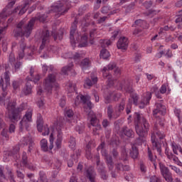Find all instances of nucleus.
<instances>
[{
	"label": "nucleus",
	"instance_id": "f257e3e1",
	"mask_svg": "<svg viewBox=\"0 0 182 182\" xmlns=\"http://www.w3.org/2000/svg\"><path fill=\"white\" fill-rule=\"evenodd\" d=\"M46 18H48V14H38L36 18H32L28 23H25L23 21H20L14 30V38H22L23 36L29 38L32 33V31H33V26L36 19L40 22H45Z\"/></svg>",
	"mask_w": 182,
	"mask_h": 182
},
{
	"label": "nucleus",
	"instance_id": "f03ea898",
	"mask_svg": "<svg viewBox=\"0 0 182 182\" xmlns=\"http://www.w3.org/2000/svg\"><path fill=\"white\" fill-rule=\"evenodd\" d=\"M134 126L136 134L139 136L135 140L134 146H141L144 143V138L147 136L150 129V124L143 114L135 112Z\"/></svg>",
	"mask_w": 182,
	"mask_h": 182
},
{
	"label": "nucleus",
	"instance_id": "7ed1b4c3",
	"mask_svg": "<svg viewBox=\"0 0 182 182\" xmlns=\"http://www.w3.org/2000/svg\"><path fill=\"white\" fill-rule=\"evenodd\" d=\"M159 124L161 127H164V119L157 118L156 122L154 125V134L151 135V143L153 147H154L159 154H161V144L164 146L163 140L166 137L164 132H161L159 130Z\"/></svg>",
	"mask_w": 182,
	"mask_h": 182
},
{
	"label": "nucleus",
	"instance_id": "20e7f679",
	"mask_svg": "<svg viewBox=\"0 0 182 182\" xmlns=\"http://www.w3.org/2000/svg\"><path fill=\"white\" fill-rule=\"evenodd\" d=\"M26 109V104L22 103L16 107V101H9L6 105L7 117L12 123L21 119V114Z\"/></svg>",
	"mask_w": 182,
	"mask_h": 182
},
{
	"label": "nucleus",
	"instance_id": "39448f33",
	"mask_svg": "<svg viewBox=\"0 0 182 182\" xmlns=\"http://www.w3.org/2000/svg\"><path fill=\"white\" fill-rule=\"evenodd\" d=\"M15 0H12L10 1L8 5L3 9L2 12L0 13V18L1 19H4V18H8L9 15H12V14H16V12H18V15H23L25 12L28 10V8L29 6L28 3H25L23 6H18L16 9H14L13 11L11 10L12 8H14V6L15 5Z\"/></svg>",
	"mask_w": 182,
	"mask_h": 182
},
{
	"label": "nucleus",
	"instance_id": "423d86ee",
	"mask_svg": "<svg viewBox=\"0 0 182 182\" xmlns=\"http://www.w3.org/2000/svg\"><path fill=\"white\" fill-rule=\"evenodd\" d=\"M58 76V73L54 71L48 74V77L45 79L44 87L45 90L48 93H52V88L55 87L56 90L59 89V84L56 83V77Z\"/></svg>",
	"mask_w": 182,
	"mask_h": 182
},
{
	"label": "nucleus",
	"instance_id": "0eeeda50",
	"mask_svg": "<svg viewBox=\"0 0 182 182\" xmlns=\"http://www.w3.org/2000/svg\"><path fill=\"white\" fill-rule=\"evenodd\" d=\"M105 146H106V144L105 143V141H103L97 148V151H99V150H101V154L103 157H105L107 168L109 171H111L112 170H113V168H114V162H113V157L112 156V155H109V154H107V151L105 149Z\"/></svg>",
	"mask_w": 182,
	"mask_h": 182
},
{
	"label": "nucleus",
	"instance_id": "6e6552de",
	"mask_svg": "<svg viewBox=\"0 0 182 182\" xmlns=\"http://www.w3.org/2000/svg\"><path fill=\"white\" fill-rule=\"evenodd\" d=\"M124 105H126V100L124 99L122 100L120 104L119 105L116 112L114 114H113V105H109L107 107V117L109 120H112V119H114V120H116L118 117H120V113L124 110Z\"/></svg>",
	"mask_w": 182,
	"mask_h": 182
},
{
	"label": "nucleus",
	"instance_id": "1a4fd4ad",
	"mask_svg": "<svg viewBox=\"0 0 182 182\" xmlns=\"http://www.w3.org/2000/svg\"><path fill=\"white\" fill-rule=\"evenodd\" d=\"M32 122V112H26L24 117L21 119L19 123V131L23 132V129L25 128L26 130H28L29 127V123Z\"/></svg>",
	"mask_w": 182,
	"mask_h": 182
},
{
	"label": "nucleus",
	"instance_id": "9d476101",
	"mask_svg": "<svg viewBox=\"0 0 182 182\" xmlns=\"http://www.w3.org/2000/svg\"><path fill=\"white\" fill-rule=\"evenodd\" d=\"M50 145L48 146V140L43 139L40 142L41 149L42 151H49V150H52L53 149V141L55 138L53 137V133H51L50 135Z\"/></svg>",
	"mask_w": 182,
	"mask_h": 182
},
{
	"label": "nucleus",
	"instance_id": "9b49d317",
	"mask_svg": "<svg viewBox=\"0 0 182 182\" xmlns=\"http://www.w3.org/2000/svg\"><path fill=\"white\" fill-rule=\"evenodd\" d=\"M37 129L40 133H42L43 136H48L50 133L49 127L48 124L43 126V119H42V116L39 115L37 119Z\"/></svg>",
	"mask_w": 182,
	"mask_h": 182
},
{
	"label": "nucleus",
	"instance_id": "f8f14e48",
	"mask_svg": "<svg viewBox=\"0 0 182 182\" xmlns=\"http://www.w3.org/2000/svg\"><path fill=\"white\" fill-rule=\"evenodd\" d=\"M54 128L57 130L58 134H57V139L55 141V145L57 149H60L62 146V140H63L62 132V129L60 128V123L59 122H56L54 125Z\"/></svg>",
	"mask_w": 182,
	"mask_h": 182
},
{
	"label": "nucleus",
	"instance_id": "ddd939ff",
	"mask_svg": "<svg viewBox=\"0 0 182 182\" xmlns=\"http://www.w3.org/2000/svg\"><path fill=\"white\" fill-rule=\"evenodd\" d=\"M53 11H54V12H58V15L59 16L65 15V14H67L69 11V7H66L63 3L59 2L57 5L53 6Z\"/></svg>",
	"mask_w": 182,
	"mask_h": 182
},
{
	"label": "nucleus",
	"instance_id": "4468645a",
	"mask_svg": "<svg viewBox=\"0 0 182 182\" xmlns=\"http://www.w3.org/2000/svg\"><path fill=\"white\" fill-rule=\"evenodd\" d=\"M77 18H75L70 28V43L73 46H75V45H76V40H75V33H76V29H77Z\"/></svg>",
	"mask_w": 182,
	"mask_h": 182
},
{
	"label": "nucleus",
	"instance_id": "2eb2a0df",
	"mask_svg": "<svg viewBox=\"0 0 182 182\" xmlns=\"http://www.w3.org/2000/svg\"><path fill=\"white\" fill-rule=\"evenodd\" d=\"M4 80L5 83H4V79L1 78L0 80V86L2 88L3 92L6 90L8 86H11V77H9V71H6L4 73Z\"/></svg>",
	"mask_w": 182,
	"mask_h": 182
},
{
	"label": "nucleus",
	"instance_id": "dca6fc26",
	"mask_svg": "<svg viewBox=\"0 0 182 182\" xmlns=\"http://www.w3.org/2000/svg\"><path fill=\"white\" fill-rule=\"evenodd\" d=\"M159 168L161 170V173L164 177V178H165L166 181L167 180H171V173L170 172V170L168 169V167H166V166H164V164L160 163L159 164Z\"/></svg>",
	"mask_w": 182,
	"mask_h": 182
},
{
	"label": "nucleus",
	"instance_id": "f3484780",
	"mask_svg": "<svg viewBox=\"0 0 182 182\" xmlns=\"http://www.w3.org/2000/svg\"><path fill=\"white\" fill-rule=\"evenodd\" d=\"M27 82L26 83L25 87L22 90V93L25 95V96H28V95H31L32 93V89L33 87V81H32V79L31 78H26Z\"/></svg>",
	"mask_w": 182,
	"mask_h": 182
},
{
	"label": "nucleus",
	"instance_id": "a211bd4d",
	"mask_svg": "<svg viewBox=\"0 0 182 182\" xmlns=\"http://www.w3.org/2000/svg\"><path fill=\"white\" fill-rule=\"evenodd\" d=\"M50 37V33L48 31H43L41 34L42 43L40 46V50H43L45 49V46H46V43L49 41V38Z\"/></svg>",
	"mask_w": 182,
	"mask_h": 182
},
{
	"label": "nucleus",
	"instance_id": "6ab92c4d",
	"mask_svg": "<svg viewBox=\"0 0 182 182\" xmlns=\"http://www.w3.org/2000/svg\"><path fill=\"white\" fill-rule=\"evenodd\" d=\"M153 114L154 117H157V114L164 116V114H166V106L161 103H156V108L153 110Z\"/></svg>",
	"mask_w": 182,
	"mask_h": 182
},
{
	"label": "nucleus",
	"instance_id": "aec40b11",
	"mask_svg": "<svg viewBox=\"0 0 182 182\" xmlns=\"http://www.w3.org/2000/svg\"><path fill=\"white\" fill-rule=\"evenodd\" d=\"M117 46L122 50H126L129 46V39L126 37L120 38L117 43Z\"/></svg>",
	"mask_w": 182,
	"mask_h": 182
},
{
	"label": "nucleus",
	"instance_id": "412c9836",
	"mask_svg": "<svg viewBox=\"0 0 182 182\" xmlns=\"http://www.w3.org/2000/svg\"><path fill=\"white\" fill-rule=\"evenodd\" d=\"M80 99L81 102H82L84 105V109H85V112H87V109L88 110H92V102L90 101H87V97H86V96L85 95H77L76 97V99Z\"/></svg>",
	"mask_w": 182,
	"mask_h": 182
},
{
	"label": "nucleus",
	"instance_id": "4be33fe9",
	"mask_svg": "<svg viewBox=\"0 0 182 182\" xmlns=\"http://www.w3.org/2000/svg\"><path fill=\"white\" fill-rule=\"evenodd\" d=\"M87 173V178L90 180V182H97L96 181V171H95V168L93 167H89L86 171Z\"/></svg>",
	"mask_w": 182,
	"mask_h": 182
},
{
	"label": "nucleus",
	"instance_id": "5701e85b",
	"mask_svg": "<svg viewBox=\"0 0 182 182\" xmlns=\"http://www.w3.org/2000/svg\"><path fill=\"white\" fill-rule=\"evenodd\" d=\"M151 100V92H146V97L143 99L142 101H141L139 104V109H144L146 105H149L150 103V100Z\"/></svg>",
	"mask_w": 182,
	"mask_h": 182
},
{
	"label": "nucleus",
	"instance_id": "b1692460",
	"mask_svg": "<svg viewBox=\"0 0 182 182\" xmlns=\"http://www.w3.org/2000/svg\"><path fill=\"white\" fill-rule=\"evenodd\" d=\"M22 164L24 167L28 168V170H35L33 166L28 163V156H26V153L25 152H23L22 155Z\"/></svg>",
	"mask_w": 182,
	"mask_h": 182
},
{
	"label": "nucleus",
	"instance_id": "393cba45",
	"mask_svg": "<svg viewBox=\"0 0 182 182\" xmlns=\"http://www.w3.org/2000/svg\"><path fill=\"white\" fill-rule=\"evenodd\" d=\"M129 156L134 160H136V159H139V149L137 148V146H136V145H132Z\"/></svg>",
	"mask_w": 182,
	"mask_h": 182
},
{
	"label": "nucleus",
	"instance_id": "a878e982",
	"mask_svg": "<svg viewBox=\"0 0 182 182\" xmlns=\"http://www.w3.org/2000/svg\"><path fill=\"white\" fill-rule=\"evenodd\" d=\"M122 132L124 136H127V137H129L131 139L134 137V132H133V129L128 128L127 127H124L122 129Z\"/></svg>",
	"mask_w": 182,
	"mask_h": 182
},
{
	"label": "nucleus",
	"instance_id": "bb28decb",
	"mask_svg": "<svg viewBox=\"0 0 182 182\" xmlns=\"http://www.w3.org/2000/svg\"><path fill=\"white\" fill-rule=\"evenodd\" d=\"M132 26H139L143 29H147V28H149V26L147 25V21L141 19H138L135 21L134 24H133Z\"/></svg>",
	"mask_w": 182,
	"mask_h": 182
},
{
	"label": "nucleus",
	"instance_id": "cd10ccee",
	"mask_svg": "<svg viewBox=\"0 0 182 182\" xmlns=\"http://www.w3.org/2000/svg\"><path fill=\"white\" fill-rule=\"evenodd\" d=\"M91 126L93 127H96V130H100L101 125L99 124V119L96 117V116L92 115L90 119Z\"/></svg>",
	"mask_w": 182,
	"mask_h": 182
},
{
	"label": "nucleus",
	"instance_id": "c85d7f7f",
	"mask_svg": "<svg viewBox=\"0 0 182 182\" xmlns=\"http://www.w3.org/2000/svg\"><path fill=\"white\" fill-rule=\"evenodd\" d=\"M87 46V36L84 35L81 36L78 48H86Z\"/></svg>",
	"mask_w": 182,
	"mask_h": 182
},
{
	"label": "nucleus",
	"instance_id": "c756f323",
	"mask_svg": "<svg viewBox=\"0 0 182 182\" xmlns=\"http://www.w3.org/2000/svg\"><path fill=\"white\" fill-rule=\"evenodd\" d=\"M54 41H62L63 39V28L60 29L57 33H53Z\"/></svg>",
	"mask_w": 182,
	"mask_h": 182
},
{
	"label": "nucleus",
	"instance_id": "7c9ffc66",
	"mask_svg": "<svg viewBox=\"0 0 182 182\" xmlns=\"http://www.w3.org/2000/svg\"><path fill=\"white\" fill-rule=\"evenodd\" d=\"M82 69H87L90 66V60L89 58H85L80 63Z\"/></svg>",
	"mask_w": 182,
	"mask_h": 182
},
{
	"label": "nucleus",
	"instance_id": "2f4dec72",
	"mask_svg": "<svg viewBox=\"0 0 182 182\" xmlns=\"http://www.w3.org/2000/svg\"><path fill=\"white\" fill-rule=\"evenodd\" d=\"M100 56L102 59H107L110 56V53L107 49H102L100 52Z\"/></svg>",
	"mask_w": 182,
	"mask_h": 182
},
{
	"label": "nucleus",
	"instance_id": "473e14b6",
	"mask_svg": "<svg viewBox=\"0 0 182 182\" xmlns=\"http://www.w3.org/2000/svg\"><path fill=\"white\" fill-rule=\"evenodd\" d=\"M72 68H73V64H69L68 65L63 67L61 70L63 75H68V72H70Z\"/></svg>",
	"mask_w": 182,
	"mask_h": 182
},
{
	"label": "nucleus",
	"instance_id": "72a5a7b5",
	"mask_svg": "<svg viewBox=\"0 0 182 182\" xmlns=\"http://www.w3.org/2000/svg\"><path fill=\"white\" fill-rule=\"evenodd\" d=\"M68 146L70 149H73L76 147V139L73 136H70L69 141H68Z\"/></svg>",
	"mask_w": 182,
	"mask_h": 182
},
{
	"label": "nucleus",
	"instance_id": "f704fd0d",
	"mask_svg": "<svg viewBox=\"0 0 182 182\" xmlns=\"http://www.w3.org/2000/svg\"><path fill=\"white\" fill-rule=\"evenodd\" d=\"M1 136L3 140H6V141H8V140H9V134H8V129H3V130L1 132Z\"/></svg>",
	"mask_w": 182,
	"mask_h": 182
},
{
	"label": "nucleus",
	"instance_id": "c9c22d12",
	"mask_svg": "<svg viewBox=\"0 0 182 182\" xmlns=\"http://www.w3.org/2000/svg\"><path fill=\"white\" fill-rule=\"evenodd\" d=\"M21 52L19 53L18 57L20 59H23V56H25V48H26V45L23 43L21 44Z\"/></svg>",
	"mask_w": 182,
	"mask_h": 182
},
{
	"label": "nucleus",
	"instance_id": "e433bc0d",
	"mask_svg": "<svg viewBox=\"0 0 182 182\" xmlns=\"http://www.w3.org/2000/svg\"><path fill=\"white\" fill-rule=\"evenodd\" d=\"M97 173H102L103 171H106V166L105 164H101L100 165H97L96 167Z\"/></svg>",
	"mask_w": 182,
	"mask_h": 182
},
{
	"label": "nucleus",
	"instance_id": "4c0bfd02",
	"mask_svg": "<svg viewBox=\"0 0 182 182\" xmlns=\"http://www.w3.org/2000/svg\"><path fill=\"white\" fill-rule=\"evenodd\" d=\"M132 98L133 99V102L135 106H137L139 102V95L137 94H132Z\"/></svg>",
	"mask_w": 182,
	"mask_h": 182
},
{
	"label": "nucleus",
	"instance_id": "58836bf2",
	"mask_svg": "<svg viewBox=\"0 0 182 182\" xmlns=\"http://www.w3.org/2000/svg\"><path fill=\"white\" fill-rule=\"evenodd\" d=\"M111 154L113 156L114 159H117V157H119V151H117V148H113L111 151Z\"/></svg>",
	"mask_w": 182,
	"mask_h": 182
},
{
	"label": "nucleus",
	"instance_id": "ea45409f",
	"mask_svg": "<svg viewBox=\"0 0 182 182\" xmlns=\"http://www.w3.org/2000/svg\"><path fill=\"white\" fill-rule=\"evenodd\" d=\"M82 58V55L79 53H75V55H73L71 57V59H73L75 62H79L80 60V58Z\"/></svg>",
	"mask_w": 182,
	"mask_h": 182
},
{
	"label": "nucleus",
	"instance_id": "a19ab883",
	"mask_svg": "<svg viewBox=\"0 0 182 182\" xmlns=\"http://www.w3.org/2000/svg\"><path fill=\"white\" fill-rule=\"evenodd\" d=\"M2 180H6V177L4 174V166H0V181H2Z\"/></svg>",
	"mask_w": 182,
	"mask_h": 182
},
{
	"label": "nucleus",
	"instance_id": "79ce46f5",
	"mask_svg": "<svg viewBox=\"0 0 182 182\" xmlns=\"http://www.w3.org/2000/svg\"><path fill=\"white\" fill-rule=\"evenodd\" d=\"M99 174L102 180H107V178H109V176H107V171L100 172Z\"/></svg>",
	"mask_w": 182,
	"mask_h": 182
},
{
	"label": "nucleus",
	"instance_id": "37998d69",
	"mask_svg": "<svg viewBox=\"0 0 182 182\" xmlns=\"http://www.w3.org/2000/svg\"><path fill=\"white\" fill-rule=\"evenodd\" d=\"M110 6H105L102 8L101 12L104 14H109V12H110Z\"/></svg>",
	"mask_w": 182,
	"mask_h": 182
},
{
	"label": "nucleus",
	"instance_id": "c03bdc74",
	"mask_svg": "<svg viewBox=\"0 0 182 182\" xmlns=\"http://www.w3.org/2000/svg\"><path fill=\"white\" fill-rule=\"evenodd\" d=\"M165 154L167 156V157L169 160H172L173 156L174 155V154H173V153H171L168 151V147H166L165 149Z\"/></svg>",
	"mask_w": 182,
	"mask_h": 182
},
{
	"label": "nucleus",
	"instance_id": "a18cd8bd",
	"mask_svg": "<svg viewBox=\"0 0 182 182\" xmlns=\"http://www.w3.org/2000/svg\"><path fill=\"white\" fill-rule=\"evenodd\" d=\"M123 164L118 162L115 164V168L117 171H123Z\"/></svg>",
	"mask_w": 182,
	"mask_h": 182
},
{
	"label": "nucleus",
	"instance_id": "49530a36",
	"mask_svg": "<svg viewBox=\"0 0 182 182\" xmlns=\"http://www.w3.org/2000/svg\"><path fill=\"white\" fill-rule=\"evenodd\" d=\"M75 130H76V132H78L79 134H82V133H83V132L85 130V125H82L81 127L77 125L75 127Z\"/></svg>",
	"mask_w": 182,
	"mask_h": 182
},
{
	"label": "nucleus",
	"instance_id": "de8ad7c7",
	"mask_svg": "<svg viewBox=\"0 0 182 182\" xmlns=\"http://www.w3.org/2000/svg\"><path fill=\"white\" fill-rule=\"evenodd\" d=\"M119 160H122V161H127V152L126 151H123L122 154V156L119 158Z\"/></svg>",
	"mask_w": 182,
	"mask_h": 182
},
{
	"label": "nucleus",
	"instance_id": "09e8293b",
	"mask_svg": "<svg viewBox=\"0 0 182 182\" xmlns=\"http://www.w3.org/2000/svg\"><path fill=\"white\" fill-rule=\"evenodd\" d=\"M19 150H21V147L19 146V145H16L12 150V154L15 155V154H18L19 153Z\"/></svg>",
	"mask_w": 182,
	"mask_h": 182
},
{
	"label": "nucleus",
	"instance_id": "8fccbe9b",
	"mask_svg": "<svg viewBox=\"0 0 182 182\" xmlns=\"http://www.w3.org/2000/svg\"><path fill=\"white\" fill-rule=\"evenodd\" d=\"M73 110L72 109H68L66 111L65 115V117H69V119L73 117Z\"/></svg>",
	"mask_w": 182,
	"mask_h": 182
},
{
	"label": "nucleus",
	"instance_id": "3c124183",
	"mask_svg": "<svg viewBox=\"0 0 182 182\" xmlns=\"http://www.w3.org/2000/svg\"><path fill=\"white\" fill-rule=\"evenodd\" d=\"M12 87L14 90H18L19 89V82L16 80L13 81Z\"/></svg>",
	"mask_w": 182,
	"mask_h": 182
},
{
	"label": "nucleus",
	"instance_id": "603ef678",
	"mask_svg": "<svg viewBox=\"0 0 182 182\" xmlns=\"http://www.w3.org/2000/svg\"><path fill=\"white\" fill-rule=\"evenodd\" d=\"M5 96H6V92L3 93V96L0 95V105L1 106H5Z\"/></svg>",
	"mask_w": 182,
	"mask_h": 182
},
{
	"label": "nucleus",
	"instance_id": "864d4df0",
	"mask_svg": "<svg viewBox=\"0 0 182 182\" xmlns=\"http://www.w3.org/2000/svg\"><path fill=\"white\" fill-rule=\"evenodd\" d=\"M139 168L142 173H146V165H144V163L143 161H140L139 163Z\"/></svg>",
	"mask_w": 182,
	"mask_h": 182
},
{
	"label": "nucleus",
	"instance_id": "5fc2aeb1",
	"mask_svg": "<svg viewBox=\"0 0 182 182\" xmlns=\"http://www.w3.org/2000/svg\"><path fill=\"white\" fill-rule=\"evenodd\" d=\"M73 159H75V154L71 155V159L68 161V167H73Z\"/></svg>",
	"mask_w": 182,
	"mask_h": 182
},
{
	"label": "nucleus",
	"instance_id": "6e6d98bb",
	"mask_svg": "<svg viewBox=\"0 0 182 182\" xmlns=\"http://www.w3.org/2000/svg\"><path fill=\"white\" fill-rule=\"evenodd\" d=\"M157 90H159V88L157 87H154V92L155 95L156 96L157 99H161V95Z\"/></svg>",
	"mask_w": 182,
	"mask_h": 182
},
{
	"label": "nucleus",
	"instance_id": "4d7b16f0",
	"mask_svg": "<svg viewBox=\"0 0 182 182\" xmlns=\"http://www.w3.org/2000/svg\"><path fill=\"white\" fill-rule=\"evenodd\" d=\"M21 66H22V63L21 61H17L15 64H14V69L15 71L16 72V70H18V69H20Z\"/></svg>",
	"mask_w": 182,
	"mask_h": 182
},
{
	"label": "nucleus",
	"instance_id": "13d9d810",
	"mask_svg": "<svg viewBox=\"0 0 182 182\" xmlns=\"http://www.w3.org/2000/svg\"><path fill=\"white\" fill-rule=\"evenodd\" d=\"M65 105H66V99L65 98V97H63L60 100V107H65Z\"/></svg>",
	"mask_w": 182,
	"mask_h": 182
},
{
	"label": "nucleus",
	"instance_id": "bf43d9fd",
	"mask_svg": "<svg viewBox=\"0 0 182 182\" xmlns=\"http://www.w3.org/2000/svg\"><path fill=\"white\" fill-rule=\"evenodd\" d=\"M61 166H62V162L59 159H57L55 163V168H57V170H59Z\"/></svg>",
	"mask_w": 182,
	"mask_h": 182
},
{
	"label": "nucleus",
	"instance_id": "052dcab7",
	"mask_svg": "<svg viewBox=\"0 0 182 182\" xmlns=\"http://www.w3.org/2000/svg\"><path fill=\"white\" fill-rule=\"evenodd\" d=\"M150 182H161V181L157 176H153L150 177Z\"/></svg>",
	"mask_w": 182,
	"mask_h": 182
},
{
	"label": "nucleus",
	"instance_id": "680f3d73",
	"mask_svg": "<svg viewBox=\"0 0 182 182\" xmlns=\"http://www.w3.org/2000/svg\"><path fill=\"white\" fill-rule=\"evenodd\" d=\"M107 79L108 86H113V79L112 78V75H109Z\"/></svg>",
	"mask_w": 182,
	"mask_h": 182
},
{
	"label": "nucleus",
	"instance_id": "e2e57ef3",
	"mask_svg": "<svg viewBox=\"0 0 182 182\" xmlns=\"http://www.w3.org/2000/svg\"><path fill=\"white\" fill-rule=\"evenodd\" d=\"M102 124L103 127H105V129H106V127H108V126L110 125V122H109V120L105 119L102 121Z\"/></svg>",
	"mask_w": 182,
	"mask_h": 182
},
{
	"label": "nucleus",
	"instance_id": "0e129e2a",
	"mask_svg": "<svg viewBox=\"0 0 182 182\" xmlns=\"http://www.w3.org/2000/svg\"><path fill=\"white\" fill-rule=\"evenodd\" d=\"M86 157L88 160H91V159L93 157V155L92 154V152H90V149L86 151Z\"/></svg>",
	"mask_w": 182,
	"mask_h": 182
},
{
	"label": "nucleus",
	"instance_id": "69168bd1",
	"mask_svg": "<svg viewBox=\"0 0 182 182\" xmlns=\"http://www.w3.org/2000/svg\"><path fill=\"white\" fill-rule=\"evenodd\" d=\"M108 70H113V69H116V63H111L108 65Z\"/></svg>",
	"mask_w": 182,
	"mask_h": 182
},
{
	"label": "nucleus",
	"instance_id": "338daca9",
	"mask_svg": "<svg viewBox=\"0 0 182 182\" xmlns=\"http://www.w3.org/2000/svg\"><path fill=\"white\" fill-rule=\"evenodd\" d=\"M109 144H110V146H112V147H114V149L117 148V146H118L117 141L116 139L111 140Z\"/></svg>",
	"mask_w": 182,
	"mask_h": 182
},
{
	"label": "nucleus",
	"instance_id": "774afa93",
	"mask_svg": "<svg viewBox=\"0 0 182 182\" xmlns=\"http://www.w3.org/2000/svg\"><path fill=\"white\" fill-rule=\"evenodd\" d=\"M15 124H11L9 126V133H15Z\"/></svg>",
	"mask_w": 182,
	"mask_h": 182
}]
</instances>
